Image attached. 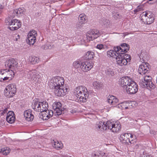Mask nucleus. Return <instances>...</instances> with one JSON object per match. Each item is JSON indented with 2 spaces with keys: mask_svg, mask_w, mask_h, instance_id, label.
<instances>
[{
  "mask_svg": "<svg viewBox=\"0 0 157 157\" xmlns=\"http://www.w3.org/2000/svg\"><path fill=\"white\" fill-rule=\"evenodd\" d=\"M53 147L56 149L59 150L62 149L63 145L62 143H60L58 141H55L52 144Z\"/></svg>",
  "mask_w": 157,
  "mask_h": 157,
  "instance_id": "29",
  "label": "nucleus"
},
{
  "mask_svg": "<svg viewBox=\"0 0 157 157\" xmlns=\"http://www.w3.org/2000/svg\"><path fill=\"white\" fill-rule=\"evenodd\" d=\"M127 92L129 94H134L136 93L138 90V86L136 83L133 81L127 87L125 88Z\"/></svg>",
  "mask_w": 157,
  "mask_h": 157,
  "instance_id": "14",
  "label": "nucleus"
},
{
  "mask_svg": "<svg viewBox=\"0 0 157 157\" xmlns=\"http://www.w3.org/2000/svg\"><path fill=\"white\" fill-rule=\"evenodd\" d=\"M24 73L27 75L26 77L27 78L34 81H36L37 78H40V76L39 73L35 69L30 70L26 69L24 71Z\"/></svg>",
  "mask_w": 157,
  "mask_h": 157,
  "instance_id": "9",
  "label": "nucleus"
},
{
  "mask_svg": "<svg viewBox=\"0 0 157 157\" xmlns=\"http://www.w3.org/2000/svg\"><path fill=\"white\" fill-rule=\"evenodd\" d=\"M67 157H71V156H67Z\"/></svg>",
  "mask_w": 157,
  "mask_h": 157,
  "instance_id": "56",
  "label": "nucleus"
},
{
  "mask_svg": "<svg viewBox=\"0 0 157 157\" xmlns=\"http://www.w3.org/2000/svg\"><path fill=\"white\" fill-rule=\"evenodd\" d=\"M93 86L98 89H100L102 86V83L99 81H94L93 83Z\"/></svg>",
  "mask_w": 157,
  "mask_h": 157,
  "instance_id": "34",
  "label": "nucleus"
},
{
  "mask_svg": "<svg viewBox=\"0 0 157 157\" xmlns=\"http://www.w3.org/2000/svg\"><path fill=\"white\" fill-rule=\"evenodd\" d=\"M122 50V52H124ZM126 52H121L118 55L116 56V62L117 64L120 66H125L127 64V60L124 59L122 57V54H125Z\"/></svg>",
  "mask_w": 157,
  "mask_h": 157,
  "instance_id": "16",
  "label": "nucleus"
},
{
  "mask_svg": "<svg viewBox=\"0 0 157 157\" xmlns=\"http://www.w3.org/2000/svg\"><path fill=\"white\" fill-rule=\"evenodd\" d=\"M14 115V113L12 111H9L8 113H7L6 117H11Z\"/></svg>",
  "mask_w": 157,
  "mask_h": 157,
  "instance_id": "42",
  "label": "nucleus"
},
{
  "mask_svg": "<svg viewBox=\"0 0 157 157\" xmlns=\"http://www.w3.org/2000/svg\"><path fill=\"white\" fill-rule=\"evenodd\" d=\"M99 157H109V156H107L106 155H105L104 153H100V156Z\"/></svg>",
  "mask_w": 157,
  "mask_h": 157,
  "instance_id": "48",
  "label": "nucleus"
},
{
  "mask_svg": "<svg viewBox=\"0 0 157 157\" xmlns=\"http://www.w3.org/2000/svg\"><path fill=\"white\" fill-rule=\"evenodd\" d=\"M140 157H153L152 156L149 155L147 154H144V153L143 155H142Z\"/></svg>",
  "mask_w": 157,
  "mask_h": 157,
  "instance_id": "45",
  "label": "nucleus"
},
{
  "mask_svg": "<svg viewBox=\"0 0 157 157\" xmlns=\"http://www.w3.org/2000/svg\"><path fill=\"white\" fill-rule=\"evenodd\" d=\"M4 78H0V79H1V81L2 82L4 81H6L7 80H11L13 78H12L11 77H6L5 76H3Z\"/></svg>",
  "mask_w": 157,
  "mask_h": 157,
  "instance_id": "40",
  "label": "nucleus"
},
{
  "mask_svg": "<svg viewBox=\"0 0 157 157\" xmlns=\"http://www.w3.org/2000/svg\"><path fill=\"white\" fill-rule=\"evenodd\" d=\"M120 140L122 143L128 145L129 147L132 146L136 143V140H130L128 138V135L127 133L121 135Z\"/></svg>",
  "mask_w": 157,
  "mask_h": 157,
  "instance_id": "11",
  "label": "nucleus"
},
{
  "mask_svg": "<svg viewBox=\"0 0 157 157\" xmlns=\"http://www.w3.org/2000/svg\"><path fill=\"white\" fill-rule=\"evenodd\" d=\"M137 8H139V10H141L142 9V8L140 6H138Z\"/></svg>",
  "mask_w": 157,
  "mask_h": 157,
  "instance_id": "54",
  "label": "nucleus"
},
{
  "mask_svg": "<svg viewBox=\"0 0 157 157\" xmlns=\"http://www.w3.org/2000/svg\"><path fill=\"white\" fill-rule=\"evenodd\" d=\"M134 137H135L134 138L136 139V136H134Z\"/></svg>",
  "mask_w": 157,
  "mask_h": 157,
  "instance_id": "60",
  "label": "nucleus"
},
{
  "mask_svg": "<svg viewBox=\"0 0 157 157\" xmlns=\"http://www.w3.org/2000/svg\"><path fill=\"white\" fill-rule=\"evenodd\" d=\"M129 47L128 44L124 43L121 44V46H117L113 48L114 50H110L107 51V56L108 57H113L116 59V56L121 52H123L122 50L124 52H126L129 49Z\"/></svg>",
  "mask_w": 157,
  "mask_h": 157,
  "instance_id": "3",
  "label": "nucleus"
},
{
  "mask_svg": "<svg viewBox=\"0 0 157 157\" xmlns=\"http://www.w3.org/2000/svg\"><path fill=\"white\" fill-rule=\"evenodd\" d=\"M100 153H94L92 155V157H99Z\"/></svg>",
  "mask_w": 157,
  "mask_h": 157,
  "instance_id": "44",
  "label": "nucleus"
},
{
  "mask_svg": "<svg viewBox=\"0 0 157 157\" xmlns=\"http://www.w3.org/2000/svg\"><path fill=\"white\" fill-rule=\"evenodd\" d=\"M74 93L76 97L79 98V101L81 102L86 101L89 96L86 88L82 86L76 87Z\"/></svg>",
  "mask_w": 157,
  "mask_h": 157,
  "instance_id": "2",
  "label": "nucleus"
},
{
  "mask_svg": "<svg viewBox=\"0 0 157 157\" xmlns=\"http://www.w3.org/2000/svg\"><path fill=\"white\" fill-rule=\"evenodd\" d=\"M96 48L99 50L104 49V45L101 44H99L97 45Z\"/></svg>",
  "mask_w": 157,
  "mask_h": 157,
  "instance_id": "41",
  "label": "nucleus"
},
{
  "mask_svg": "<svg viewBox=\"0 0 157 157\" xmlns=\"http://www.w3.org/2000/svg\"><path fill=\"white\" fill-rule=\"evenodd\" d=\"M101 33L96 29L90 30L86 35L87 41L89 42L97 38L101 35Z\"/></svg>",
  "mask_w": 157,
  "mask_h": 157,
  "instance_id": "10",
  "label": "nucleus"
},
{
  "mask_svg": "<svg viewBox=\"0 0 157 157\" xmlns=\"http://www.w3.org/2000/svg\"><path fill=\"white\" fill-rule=\"evenodd\" d=\"M32 106L35 111L41 112L47 109L48 105V103L45 101L41 102L36 99L33 100Z\"/></svg>",
  "mask_w": 157,
  "mask_h": 157,
  "instance_id": "4",
  "label": "nucleus"
},
{
  "mask_svg": "<svg viewBox=\"0 0 157 157\" xmlns=\"http://www.w3.org/2000/svg\"><path fill=\"white\" fill-rule=\"evenodd\" d=\"M82 63V62L80 61H76L73 62V65L75 68H80L81 69Z\"/></svg>",
  "mask_w": 157,
  "mask_h": 157,
  "instance_id": "33",
  "label": "nucleus"
},
{
  "mask_svg": "<svg viewBox=\"0 0 157 157\" xmlns=\"http://www.w3.org/2000/svg\"><path fill=\"white\" fill-rule=\"evenodd\" d=\"M99 23L106 28H110L111 24L110 21L104 17L101 18L99 21Z\"/></svg>",
  "mask_w": 157,
  "mask_h": 157,
  "instance_id": "24",
  "label": "nucleus"
},
{
  "mask_svg": "<svg viewBox=\"0 0 157 157\" xmlns=\"http://www.w3.org/2000/svg\"><path fill=\"white\" fill-rule=\"evenodd\" d=\"M128 135V138H129V137H130L131 139H132V138L133 137V135L132 134H131L130 133H127ZM131 140H132V139H131Z\"/></svg>",
  "mask_w": 157,
  "mask_h": 157,
  "instance_id": "49",
  "label": "nucleus"
},
{
  "mask_svg": "<svg viewBox=\"0 0 157 157\" xmlns=\"http://www.w3.org/2000/svg\"><path fill=\"white\" fill-rule=\"evenodd\" d=\"M107 101L110 104L115 105L119 102L118 99L113 96H109L107 98Z\"/></svg>",
  "mask_w": 157,
  "mask_h": 157,
  "instance_id": "26",
  "label": "nucleus"
},
{
  "mask_svg": "<svg viewBox=\"0 0 157 157\" xmlns=\"http://www.w3.org/2000/svg\"><path fill=\"white\" fill-rule=\"evenodd\" d=\"M122 57L124 59H125L126 60H127V63L128 62H130L131 59V57L130 56V55L128 54H123Z\"/></svg>",
  "mask_w": 157,
  "mask_h": 157,
  "instance_id": "37",
  "label": "nucleus"
},
{
  "mask_svg": "<svg viewBox=\"0 0 157 157\" xmlns=\"http://www.w3.org/2000/svg\"><path fill=\"white\" fill-rule=\"evenodd\" d=\"M154 15L150 11H147L142 13L141 20L144 24H150L154 20Z\"/></svg>",
  "mask_w": 157,
  "mask_h": 157,
  "instance_id": "8",
  "label": "nucleus"
},
{
  "mask_svg": "<svg viewBox=\"0 0 157 157\" xmlns=\"http://www.w3.org/2000/svg\"><path fill=\"white\" fill-rule=\"evenodd\" d=\"M48 46L47 44L44 45V46H43L42 47V48L44 50H46L47 49H48Z\"/></svg>",
  "mask_w": 157,
  "mask_h": 157,
  "instance_id": "50",
  "label": "nucleus"
},
{
  "mask_svg": "<svg viewBox=\"0 0 157 157\" xmlns=\"http://www.w3.org/2000/svg\"><path fill=\"white\" fill-rule=\"evenodd\" d=\"M113 17L115 19H117L120 18L121 17V16L118 13H116L113 15Z\"/></svg>",
  "mask_w": 157,
  "mask_h": 157,
  "instance_id": "43",
  "label": "nucleus"
},
{
  "mask_svg": "<svg viewBox=\"0 0 157 157\" xmlns=\"http://www.w3.org/2000/svg\"><path fill=\"white\" fill-rule=\"evenodd\" d=\"M132 105L131 102L128 103L127 102H124L119 103L117 105V107L122 109H127L128 107Z\"/></svg>",
  "mask_w": 157,
  "mask_h": 157,
  "instance_id": "27",
  "label": "nucleus"
},
{
  "mask_svg": "<svg viewBox=\"0 0 157 157\" xmlns=\"http://www.w3.org/2000/svg\"><path fill=\"white\" fill-rule=\"evenodd\" d=\"M156 83H157V78H156Z\"/></svg>",
  "mask_w": 157,
  "mask_h": 157,
  "instance_id": "58",
  "label": "nucleus"
},
{
  "mask_svg": "<svg viewBox=\"0 0 157 157\" xmlns=\"http://www.w3.org/2000/svg\"><path fill=\"white\" fill-rule=\"evenodd\" d=\"M8 109L7 108H5L3 111H2V114L4 115V114L6 113L8 111Z\"/></svg>",
  "mask_w": 157,
  "mask_h": 157,
  "instance_id": "46",
  "label": "nucleus"
},
{
  "mask_svg": "<svg viewBox=\"0 0 157 157\" xmlns=\"http://www.w3.org/2000/svg\"><path fill=\"white\" fill-rule=\"evenodd\" d=\"M79 21L82 23H85V21L87 19L86 15L84 13L80 14L78 17Z\"/></svg>",
  "mask_w": 157,
  "mask_h": 157,
  "instance_id": "31",
  "label": "nucleus"
},
{
  "mask_svg": "<svg viewBox=\"0 0 157 157\" xmlns=\"http://www.w3.org/2000/svg\"><path fill=\"white\" fill-rule=\"evenodd\" d=\"M149 64L148 63H143L139 66L138 72L141 75H144L148 73Z\"/></svg>",
  "mask_w": 157,
  "mask_h": 157,
  "instance_id": "17",
  "label": "nucleus"
},
{
  "mask_svg": "<svg viewBox=\"0 0 157 157\" xmlns=\"http://www.w3.org/2000/svg\"><path fill=\"white\" fill-rule=\"evenodd\" d=\"M121 86L124 89L126 88L132 82V80L128 77H123L120 79Z\"/></svg>",
  "mask_w": 157,
  "mask_h": 157,
  "instance_id": "20",
  "label": "nucleus"
},
{
  "mask_svg": "<svg viewBox=\"0 0 157 157\" xmlns=\"http://www.w3.org/2000/svg\"><path fill=\"white\" fill-rule=\"evenodd\" d=\"M53 157H57V156L56 155L54 156Z\"/></svg>",
  "mask_w": 157,
  "mask_h": 157,
  "instance_id": "55",
  "label": "nucleus"
},
{
  "mask_svg": "<svg viewBox=\"0 0 157 157\" xmlns=\"http://www.w3.org/2000/svg\"><path fill=\"white\" fill-rule=\"evenodd\" d=\"M24 116L26 120L28 121H31L33 120L34 116L32 114L31 110H27L24 112Z\"/></svg>",
  "mask_w": 157,
  "mask_h": 157,
  "instance_id": "25",
  "label": "nucleus"
},
{
  "mask_svg": "<svg viewBox=\"0 0 157 157\" xmlns=\"http://www.w3.org/2000/svg\"><path fill=\"white\" fill-rule=\"evenodd\" d=\"M5 66L8 67L10 70L16 71L18 69V63L14 59H11L6 61Z\"/></svg>",
  "mask_w": 157,
  "mask_h": 157,
  "instance_id": "13",
  "label": "nucleus"
},
{
  "mask_svg": "<svg viewBox=\"0 0 157 157\" xmlns=\"http://www.w3.org/2000/svg\"><path fill=\"white\" fill-rule=\"evenodd\" d=\"M10 152V149L8 147H4L0 149V152L4 155H7Z\"/></svg>",
  "mask_w": 157,
  "mask_h": 157,
  "instance_id": "35",
  "label": "nucleus"
},
{
  "mask_svg": "<svg viewBox=\"0 0 157 157\" xmlns=\"http://www.w3.org/2000/svg\"><path fill=\"white\" fill-rule=\"evenodd\" d=\"M140 11V10H139V8H137L136 9L134 10V11L135 12V13H136Z\"/></svg>",
  "mask_w": 157,
  "mask_h": 157,
  "instance_id": "52",
  "label": "nucleus"
},
{
  "mask_svg": "<svg viewBox=\"0 0 157 157\" xmlns=\"http://www.w3.org/2000/svg\"><path fill=\"white\" fill-rule=\"evenodd\" d=\"M96 128L99 130L102 131L106 130L107 128L113 132H117L121 129V125L118 122H110L108 121L105 123L103 121L97 122Z\"/></svg>",
  "mask_w": 157,
  "mask_h": 157,
  "instance_id": "1",
  "label": "nucleus"
},
{
  "mask_svg": "<svg viewBox=\"0 0 157 157\" xmlns=\"http://www.w3.org/2000/svg\"><path fill=\"white\" fill-rule=\"evenodd\" d=\"M64 81L63 77L58 76L54 77L50 80L49 86L52 89L56 86L63 87Z\"/></svg>",
  "mask_w": 157,
  "mask_h": 157,
  "instance_id": "7",
  "label": "nucleus"
},
{
  "mask_svg": "<svg viewBox=\"0 0 157 157\" xmlns=\"http://www.w3.org/2000/svg\"><path fill=\"white\" fill-rule=\"evenodd\" d=\"M16 40H17V38H16Z\"/></svg>",
  "mask_w": 157,
  "mask_h": 157,
  "instance_id": "59",
  "label": "nucleus"
},
{
  "mask_svg": "<svg viewBox=\"0 0 157 157\" xmlns=\"http://www.w3.org/2000/svg\"><path fill=\"white\" fill-rule=\"evenodd\" d=\"M54 92L56 96H61L65 94L66 92H67L68 89L66 88L64 89L63 87H59L56 86L54 87Z\"/></svg>",
  "mask_w": 157,
  "mask_h": 157,
  "instance_id": "19",
  "label": "nucleus"
},
{
  "mask_svg": "<svg viewBox=\"0 0 157 157\" xmlns=\"http://www.w3.org/2000/svg\"><path fill=\"white\" fill-rule=\"evenodd\" d=\"M106 73L108 75H110L111 76H113L114 75V72L111 69L109 68L105 70Z\"/></svg>",
  "mask_w": 157,
  "mask_h": 157,
  "instance_id": "38",
  "label": "nucleus"
},
{
  "mask_svg": "<svg viewBox=\"0 0 157 157\" xmlns=\"http://www.w3.org/2000/svg\"><path fill=\"white\" fill-rule=\"evenodd\" d=\"M15 117L14 116L6 117L7 121L9 123L12 124L15 121Z\"/></svg>",
  "mask_w": 157,
  "mask_h": 157,
  "instance_id": "36",
  "label": "nucleus"
},
{
  "mask_svg": "<svg viewBox=\"0 0 157 157\" xmlns=\"http://www.w3.org/2000/svg\"><path fill=\"white\" fill-rule=\"evenodd\" d=\"M93 67V64L88 61L83 62L81 66V69L83 71L86 72L90 70Z\"/></svg>",
  "mask_w": 157,
  "mask_h": 157,
  "instance_id": "21",
  "label": "nucleus"
},
{
  "mask_svg": "<svg viewBox=\"0 0 157 157\" xmlns=\"http://www.w3.org/2000/svg\"><path fill=\"white\" fill-rule=\"evenodd\" d=\"M15 72L13 70H3L0 71V75H3L4 76L13 78Z\"/></svg>",
  "mask_w": 157,
  "mask_h": 157,
  "instance_id": "23",
  "label": "nucleus"
},
{
  "mask_svg": "<svg viewBox=\"0 0 157 157\" xmlns=\"http://www.w3.org/2000/svg\"><path fill=\"white\" fill-rule=\"evenodd\" d=\"M17 36L18 37H20V36L19 35H17Z\"/></svg>",
  "mask_w": 157,
  "mask_h": 157,
  "instance_id": "57",
  "label": "nucleus"
},
{
  "mask_svg": "<svg viewBox=\"0 0 157 157\" xmlns=\"http://www.w3.org/2000/svg\"><path fill=\"white\" fill-rule=\"evenodd\" d=\"M157 0H149L148 2L150 4H152L154 3Z\"/></svg>",
  "mask_w": 157,
  "mask_h": 157,
  "instance_id": "47",
  "label": "nucleus"
},
{
  "mask_svg": "<svg viewBox=\"0 0 157 157\" xmlns=\"http://www.w3.org/2000/svg\"><path fill=\"white\" fill-rule=\"evenodd\" d=\"M3 7L2 6V5L0 4V14L1 13V10L3 9Z\"/></svg>",
  "mask_w": 157,
  "mask_h": 157,
  "instance_id": "53",
  "label": "nucleus"
},
{
  "mask_svg": "<svg viewBox=\"0 0 157 157\" xmlns=\"http://www.w3.org/2000/svg\"><path fill=\"white\" fill-rule=\"evenodd\" d=\"M61 105V103L59 102H57L53 104V108L55 112V115H59L62 114L64 109L62 108Z\"/></svg>",
  "mask_w": 157,
  "mask_h": 157,
  "instance_id": "18",
  "label": "nucleus"
},
{
  "mask_svg": "<svg viewBox=\"0 0 157 157\" xmlns=\"http://www.w3.org/2000/svg\"><path fill=\"white\" fill-rule=\"evenodd\" d=\"M16 92V86L14 84H10L4 90V95L8 98L13 97Z\"/></svg>",
  "mask_w": 157,
  "mask_h": 157,
  "instance_id": "12",
  "label": "nucleus"
},
{
  "mask_svg": "<svg viewBox=\"0 0 157 157\" xmlns=\"http://www.w3.org/2000/svg\"><path fill=\"white\" fill-rule=\"evenodd\" d=\"M36 32L34 30L31 31L28 34V40L29 44L33 45L36 41Z\"/></svg>",
  "mask_w": 157,
  "mask_h": 157,
  "instance_id": "15",
  "label": "nucleus"
},
{
  "mask_svg": "<svg viewBox=\"0 0 157 157\" xmlns=\"http://www.w3.org/2000/svg\"><path fill=\"white\" fill-rule=\"evenodd\" d=\"M86 58L89 59H93L94 56V52L92 51H88L85 55Z\"/></svg>",
  "mask_w": 157,
  "mask_h": 157,
  "instance_id": "32",
  "label": "nucleus"
},
{
  "mask_svg": "<svg viewBox=\"0 0 157 157\" xmlns=\"http://www.w3.org/2000/svg\"><path fill=\"white\" fill-rule=\"evenodd\" d=\"M85 23H81V22L79 21V22H78L76 25V28L77 29H81L82 28L83 25V24Z\"/></svg>",
  "mask_w": 157,
  "mask_h": 157,
  "instance_id": "39",
  "label": "nucleus"
},
{
  "mask_svg": "<svg viewBox=\"0 0 157 157\" xmlns=\"http://www.w3.org/2000/svg\"><path fill=\"white\" fill-rule=\"evenodd\" d=\"M48 108L45 109L42 113V119L43 120H48L50 117H52L53 114V112L52 110H48Z\"/></svg>",
  "mask_w": 157,
  "mask_h": 157,
  "instance_id": "22",
  "label": "nucleus"
},
{
  "mask_svg": "<svg viewBox=\"0 0 157 157\" xmlns=\"http://www.w3.org/2000/svg\"><path fill=\"white\" fill-rule=\"evenodd\" d=\"M25 12L23 9L21 8H19L14 10L13 13V15L12 17H14L15 16H20L24 14Z\"/></svg>",
  "mask_w": 157,
  "mask_h": 157,
  "instance_id": "28",
  "label": "nucleus"
},
{
  "mask_svg": "<svg viewBox=\"0 0 157 157\" xmlns=\"http://www.w3.org/2000/svg\"><path fill=\"white\" fill-rule=\"evenodd\" d=\"M151 77L150 75H145L140 80V84L143 88L149 87L152 89H154L155 85L152 82Z\"/></svg>",
  "mask_w": 157,
  "mask_h": 157,
  "instance_id": "5",
  "label": "nucleus"
},
{
  "mask_svg": "<svg viewBox=\"0 0 157 157\" xmlns=\"http://www.w3.org/2000/svg\"><path fill=\"white\" fill-rule=\"evenodd\" d=\"M7 25L10 26L9 29L13 31L18 29L21 26L20 21L16 19H12L10 17H8L6 19Z\"/></svg>",
  "mask_w": 157,
  "mask_h": 157,
  "instance_id": "6",
  "label": "nucleus"
},
{
  "mask_svg": "<svg viewBox=\"0 0 157 157\" xmlns=\"http://www.w3.org/2000/svg\"><path fill=\"white\" fill-rule=\"evenodd\" d=\"M29 60L31 64H35L38 63L39 59V58L37 57L31 56L29 57Z\"/></svg>",
  "mask_w": 157,
  "mask_h": 157,
  "instance_id": "30",
  "label": "nucleus"
},
{
  "mask_svg": "<svg viewBox=\"0 0 157 157\" xmlns=\"http://www.w3.org/2000/svg\"><path fill=\"white\" fill-rule=\"evenodd\" d=\"M48 46V49H51L52 48V44H47Z\"/></svg>",
  "mask_w": 157,
  "mask_h": 157,
  "instance_id": "51",
  "label": "nucleus"
}]
</instances>
